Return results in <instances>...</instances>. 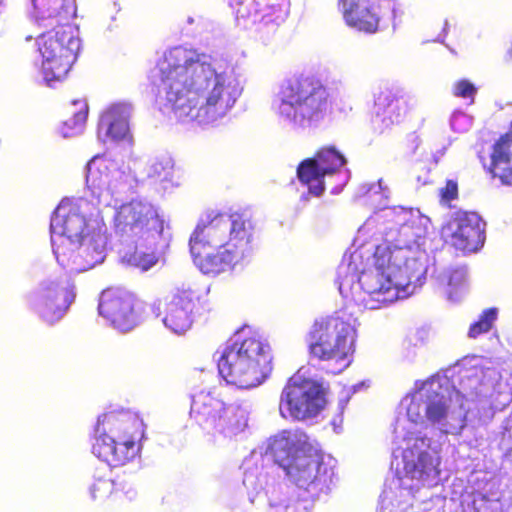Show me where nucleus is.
Listing matches in <instances>:
<instances>
[{
    "instance_id": "obj_1",
    "label": "nucleus",
    "mask_w": 512,
    "mask_h": 512,
    "mask_svg": "<svg viewBox=\"0 0 512 512\" xmlns=\"http://www.w3.org/2000/svg\"><path fill=\"white\" fill-rule=\"evenodd\" d=\"M166 106L178 119L211 122L231 109L238 93L210 65L197 60L161 69Z\"/></svg>"
},
{
    "instance_id": "obj_2",
    "label": "nucleus",
    "mask_w": 512,
    "mask_h": 512,
    "mask_svg": "<svg viewBox=\"0 0 512 512\" xmlns=\"http://www.w3.org/2000/svg\"><path fill=\"white\" fill-rule=\"evenodd\" d=\"M429 218L419 210L402 206L386 207V303L414 293L422 286L425 265L410 256L411 248L423 243L428 234Z\"/></svg>"
},
{
    "instance_id": "obj_3",
    "label": "nucleus",
    "mask_w": 512,
    "mask_h": 512,
    "mask_svg": "<svg viewBox=\"0 0 512 512\" xmlns=\"http://www.w3.org/2000/svg\"><path fill=\"white\" fill-rule=\"evenodd\" d=\"M146 425L132 411H110L98 417L92 453L111 467L124 466L140 456Z\"/></svg>"
},
{
    "instance_id": "obj_4",
    "label": "nucleus",
    "mask_w": 512,
    "mask_h": 512,
    "mask_svg": "<svg viewBox=\"0 0 512 512\" xmlns=\"http://www.w3.org/2000/svg\"><path fill=\"white\" fill-rule=\"evenodd\" d=\"M357 330L350 319L339 313L314 320L307 335L309 358L332 366V374L349 367L356 350Z\"/></svg>"
},
{
    "instance_id": "obj_5",
    "label": "nucleus",
    "mask_w": 512,
    "mask_h": 512,
    "mask_svg": "<svg viewBox=\"0 0 512 512\" xmlns=\"http://www.w3.org/2000/svg\"><path fill=\"white\" fill-rule=\"evenodd\" d=\"M277 111L300 125L311 124L323 117L328 91L321 80L312 75H293L279 87Z\"/></svg>"
},
{
    "instance_id": "obj_6",
    "label": "nucleus",
    "mask_w": 512,
    "mask_h": 512,
    "mask_svg": "<svg viewBox=\"0 0 512 512\" xmlns=\"http://www.w3.org/2000/svg\"><path fill=\"white\" fill-rule=\"evenodd\" d=\"M36 44L44 79L48 83L64 80L77 59L80 46L71 23H56V27L37 38Z\"/></svg>"
},
{
    "instance_id": "obj_7",
    "label": "nucleus",
    "mask_w": 512,
    "mask_h": 512,
    "mask_svg": "<svg viewBox=\"0 0 512 512\" xmlns=\"http://www.w3.org/2000/svg\"><path fill=\"white\" fill-rule=\"evenodd\" d=\"M325 405V390L322 383L306 377L299 369L283 386L278 409L284 419L305 421L317 416Z\"/></svg>"
},
{
    "instance_id": "obj_8",
    "label": "nucleus",
    "mask_w": 512,
    "mask_h": 512,
    "mask_svg": "<svg viewBox=\"0 0 512 512\" xmlns=\"http://www.w3.org/2000/svg\"><path fill=\"white\" fill-rule=\"evenodd\" d=\"M189 416L198 426L214 433H235L239 427L235 409L222 387L193 393Z\"/></svg>"
},
{
    "instance_id": "obj_9",
    "label": "nucleus",
    "mask_w": 512,
    "mask_h": 512,
    "mask_svg": "<svg viewBox=\"0 0 512 512\" xmlns=\"http://www.w3.org/2000/svg\"><path fill=\"white\" fill-rule=\"evenodd\" d=\"M201 221L208 227L207 236L224 241L242 260L253 250L256 225L247 212H211Z\"/></svg>"
},
{
    "instance_id": "obj_10",
    "label": "nucleus",
    "mask_w": 512,
    "mask_h": 512,
    "mask_svg": "<svg viewBox=\"0 0 512 512\" xmlns=\"http://www.w3.org/2000/svg\"><path fill=\"white\" fill-rule=\"evenodd\" d=\"M238 25L247 28L258 24L263 41L275 36L289 14V0H227Z\"/></svg>"
},
{
    "instance_id": "obj_11",
    "label": "nucleus",
    "mask_w": 512,
    "mask_h": 512,
    "mask_svg": "<svg viewBox=\"0 0 512 512\" xmlns=\"http://www.w3.org/2000/svg\"><path fill=\"white\" fill-rule=\"evenodd\" d=\"M87 221L85 216L69 211L60 215L54 213L50 222L51 243L58 263L73 271L80 272L85 267L77 263L78 250L85 235Z\"/></svg>"
},
{
    "instance_id": "obj_12",
    "label": "nucleus",
    "mask_w": 512,
    "mask_h": 512,
    "mask_svg": "<svg viewBox=\"0 0 512 512\" xmlns=\"http://www.w3.org/2000/svg\"><path fill=\"white\" fill-rule=\"evenodd\" d=\"M208 227L200 220L189 239L194 264L206 275H218L232 269L242 259L220 240L207 236Z\"/></svg>"
},
{
    "instance_id": "obj_13",
    "label": "nucleus",
    "mask_w": 512,
    "mask_h": 512,
    "mask_svg": "<svg viewBox=\"0 0 512 512\" xmlns=\"http://www.w3.org/2000/svg\"><path fill=\"white\" fill-rule=\"evenodd\" d=\"M113 225L116 234L134 241L160 234L163 220L150 203L138 200L120 205L115 212Z\"/></svg>"
},
{
    "instance_id": "obj_14",
    "label": "nucleus",
    "mask_w": 512,
    "mask_h": 512,
    "mask_svg": "<svg viewBox=\"0 0 512 512\" xmlns=\"http://www.w3.org/2000/svg\"><path fill=\"white\" fill-rule=\"evenodd\" d=\"M279 465L305 490L328 487L334 474L333 467L325 462L323 452L311 446L297 449L290 460L279 461Z\"/></svg>"
},
{
    "instance_id": "obj_15",
    "label": "nucleus",
    "mask_w": 512,
    "mask_h": 512,
    "mask_svg": "<svg viewBox=\"0 0 512 512\" xmlns=\"http://www.w3.org/2000/svg\"><path fill=\"white\" fill-rule=\"evenodd\" d=\"M338 289L340 294L347 298L351 295L352 288L359 282L364 293V304L368 309H380L384 304V269L383 264L377 258L373 268L362 271L350 261L342 260L337 270Z\"/></svg>"
},
{
    "instance_id": "obj_16",
    "label": "nucleus",
    "mask_w": 512,
    "mask_h": 512,
    "mask_svg": "<svg viewBox=\"0 0 512 512\" xmlns=\"http://www.w3.org/2000/svg\"><path fill=\"white\" fill-rule=\"evenodd\" d=\"M98 311L115 329L122 332H128L140 323L137 298L124 287L111 286L103 290Z\"/></svg>"
},
{
    "instance_id": "obj_17",
    "label": "nucleus",
    "mask_w": 512,
    "mask_h": 512,
    "mask_svg": "<svg viewBox=\"0 0 512 512\" xmlns=\"http://www.w3.org/2000/svg\"><path fill=\"white\" fill-rule=\"evenodd\" d=\"M218 370L227 383L242 389L256 387L269 377V374L243 354L234 343L223 350L218 360Z\"/></svg>"
},
{
    "instance_id": "obj_18",
    "label": "nucleus",
    "mask_w": 512,
    "mask_h": 512,
    "mask_svg": "<svg viewBox=\"0 0 512 512\" xmlns=\"http://www.w3.org/2000/svg\"><path fill=\"white\" fill-rule=\"evenodd\" d=\"M202 298V291L196 284L182 283L175 287L166 304L165 315L162 319L164 325L178 334L189 330Z\"/></svg>"
},
{
    "instance_id": "obj_19",
    "label": "nucleus",
    "mask_w": 512,
    "mask_h": 512,
    "mask_svg": "<svg viewBox=\"0 0 512 512\" xmlns=\"http://www.w3.org/2000/svg\"><path fill=\"white\" fill-rule=\"evenodd\" d=\"M451 243L464 253L475 252L485 241V222L475 212L456 211L448 222Z\"/></svg>"
},
{
    "instance_id": "obj_20",
    "label": "nucleus",
    "mask_w": 512,
    "mask_h": 512,
    "mask_svg": "<svg viewBox=\"0 0 512 512\" xmlns=\"http://www.w3.org/2000/svg\"><path fill=\"white\" fill-rule=\"evenodd\" d=\"M426 438H416L402 452L403 470L407 477L416 480H427L440 474L439 460L428 452Z\"/></svg>"
},
{
    "instance_id": "obj_21",
    "label": "nucleus",
    "mask_w": 512,
    "mask_h": 512,
    "mask_svg": "<svg viewBox=\"0 0 512 512\" xmlns=\"http://www.w3.org/2000/svg\"><path fill=\"white\" fill-rule=\"evenodd\" d=\"M75 298L73 286L50 284L46 286L38 305V313L48 324L60 320Z\"/></svg>"
},
{
    "instance_id": "obj_22",
    "label": "nucleus",
    "mask_w": 512,
    "mask_h": 512,
    "mask_svg": "<svg viewBox=\"0 0 512 512\" xmlns=\"http://www.w3.org/2000/svg\"><path fill=\"white\" fill-rule=\"evenodd\" d=\"M233 343L263 371L271 374L273 369L271 348L258 332L250 328H242L237 331Z\"/></svg>"
},
{
    "instance_id": "obj_23",
    "label": "nucleus",
    "mask_w": 512,
    "mask_h": 512,
    "mask_svg": "<svg viewBox=\"0 0 512 512\" xmlns=\"http://www.w3.org/2000/svg\"><path fill=\"white\" fill-rule=\"evenodd\" d=\"M344 22L352 28L366 33H374L380 22V5L378 3L357 4L352 8L339 6Z\"/></svg>"
},
{
    "instance_id": "obj_24",
    "label": "nucleus",
    "mask_w": 512,
    "mask_h": 512,
    "mask_svg": "<svg viewBox=\"0 0 512 512\" xmlns=\"http://www.w3.org/2000/svg\"><path fill=\"white\" fill-rule=\"evenodd\" d=\"M491 169L493 176L499 178L503 184L512 183V123L509 131L493 145Z\"/></svg>"
},
{
    "instance_id": "obj_25",
    "label": "nucleus",
    "mask_w": 512,
    "mask_h": 512,
    "mask_svg": "<svg viewBox=\"0 0 512 512\" xmlns=\"http://www.w3.org/2000/svg\"><path fill=\"white\" fill-rule=\"evenodd\" d=\"M109 183L107 166L104 162L98 163V157H93L87 164L86 185L97 205L109 204L112 199Z\"/></svg>"
},
{
    "instance_id": "obj_26",
    "label": "nucleus",
    "mask_w": 512,
    "mask_h": 512,
    "mask_svg": "<svg viewBox=\"0 0 512 512\" xmlns=\"http://www.w3.org/2000/svg\"><path fill=\"white\" fill-rule=\"evenodd\" d=\"M32 3L38 17L55 23L71 22L77 12L75 0H32Z\"/></svg>"
},
{
    "instance_id": "obj_27",
    "label": "nucleus",
    "mask_w": 512,
    "mask_h": 512,
    "mask_svg": "<svg viewBox=\"0 0 512 512\" xmlns=\"http://www.w3.org/2000/svg\"><path fill=\"white\" fill-rule=\"evenodd\" d=\"M297 178L300 183L308 188L313 196H321L325 189L326 172H322L316 162L311 158L302 160L297 166Z\"/></svg>"
},
{
    "instance_id": "obj_28",
    "label": "nucleus",
    "mask_w": 512,
    "mask_h": 512,
    "mask_svg": "<svg viewBox=\"0 0 512 512\" xmlns=\"http://www.w3.org/2000/svg\"><path fill=\"white\" fill-rule=\"evenodd\" d=\"M88 104L85 100H73L66 109V118L59 128L63 137H72L85 127L88 117Z\"/></svg>"
},
{
    "instance_id": "obj_29",
    "label": "nucleus",
    "mask_w": 512,
    "mask_h": 512,
    "mask_svg": "<svg viewBox=\"0 0 512 512\" xmlns=\"http://www.w3.org/2000/svg\"><path fill=\"white\" fill-rule=\"evenodd\" d=\"M129 109L128 107L116 104L108 108L102 122L108 128V135L114 140H123L129 135Z\"/></svg>"
},
{
    "instance_id": "obj_30",
    "label": "nucleus",
    "mask_w": 512,
    "mask_h": 512,
    "mask_svg": "<svg viewBox=\"0 0 512 512\" xmlns=\"http://www.w3.org/2000/svg\"><path fill=\"white\" fill-rule=\"evenodd\" d=\"M322 172H326L331 176L335 174L345 163L344 156L333 146L320 148L313 157Z\"/></svg>"
},
{
    "instance_id": "obj_31",
    "label": "nucleus",
    "mask_w": 512,
    "mask_h": 512,
    "mask_svg": "<svg viewBox=\"0 0 512 512\" xmlns=\"http://www.w3.org/2000/svg\"><path fill=\"white\" fill-rule=\"evenodd\" d=\"M122 260L131 267L147 271L157 263L158 257L153 249L136 246L133 250L125 252Z\"/></svg>"
},
{
    "instance_id": "obj_32",
    "label": "nucleus",
    "mask_w": 512,
    "mask_h": 512,
    "mask_svg": "<svg viewBox=\"0 0 512 512\" xmlns=\"http://www.w3.org/2000/svg\"><path fill=\"white\" fill-rule=\"evenodd\" d=\"M497 315L498 310L494 307L483 310L478 319L469 326L468 337L476 339L480 335L488 333L492 329Z\"/></svg>"
},
{
    "instance_id": "obj_33",
    "label": "nucleus",
    "mask_w": 512,
    "mask_h": 512,
    "mask_svg": "<svg viewBox=\"0 0 512 512\" xmlns=\"http://www.w3.org/2000/svg\"><path fill=\"white\" fill-rule=\"evenodd\" d=\"M174 167V161L170 156L158 157L150 165L148 177L159 182L171 181Z\"/></svg>"
},
{
    "instance_id": "obj_34",
    "label": "nucleus",
    "mask_w": 512,
    "mask_h": 512,
    "mask_svg": "<svg viewBox=\"0 0 512 512\" xmlns=\"http://www.w3.org/2000/svg\"><path fill=\"white\" fill-rule=\"evenodd\" d=\"M447 413L448 406L445 397L438 393L430 394L425 408L426 418L431 423H440L446 419Z\"/></svg>"
},
{
    "instance_id": "obj_35",
    "label": "nucleus",
    "mask_w": 512,
    "mask_h": 512,
    "mask_svg": "<svg viewBox=\"0 0 512 512\" xmlns=\"http://www.w3.org/2000/svg\"><path fill=\"white\" fill-rule=\"evenodd\" d=\"M115 486L116 484L111 478L99 477L94 480L90 492L94 499L104 500L114 493Z\"/></svg>"
},
{
    "instance_id": "obj_36",
    "label": "nucleus",
    "mask_w": 512,
    "mask_h": 512,
    "mask_svg": "<svg viewBox=\"0 0 512 512\" xmlns=\"http://www.w3.org/2000/svg\"><path fill=\"white\" fill-rule=\"evenodd\" d=\"M438 196L441 205L451 208V202L459 197L458 182L454 179H447L445 185L439 189Z\"/></svg>"
},
{
    "instance_id": "obj_37",
    "label": "nucleus",
    "mask_w": 512,
    "mask_h": 512,
    "mask_svg": "<svg viewBox=\"0 0 512 512\" xmlns=\"http://www.w3.org/2000/svg\"><path fill=\"white\" fill-rule=\"evenodd\" d=\"M477 88L467 79H460L453 84L452 94L455 97L469 99L470 104L474 103Z\"/></svg>"
},
{
    "instance_id": "obj_38",
    "label": "nucleus",
    "mask_w": 512,
    "mask_h": 512,
    "mask_svg": "<svg viewBox=\"0 0 512 512\" xmlns=\"http://www.w3.org/2000/svg\"><path fill=\"white\" fill-rule=\"evenodd\" d=\"M364 3H377L376 0H338L337 6H349V8H352L354 6H357V4H364Z\"/></svg>"
},
{
    "instance_id": "obj_39",
    "label": "nucleus",
    "mask_w": 512,
    "mask_h": 512,
    "mask_svg": "<svg viewBox=\"0 0 512 512\" xmlns=\"http://www.w3.org/2000/svg\"><path fill=\"white\" fill-rule=\"evenodd\" d=\"M151 309L156 317H159L162 315V309H161V301L159 299L155 300L151 304Z\"/></svg>"
},
{
    "instance_id": "obj_40",
    "label": "nucleus",
    "mask_w": 512,
    "mask_h": 512,
    "mask_svg": "<svg viewBox=\"0 0 512 512\" xmlns=\"http://www.w3.org/2000/svg\"><path fill=\"white\" fill-rule=\"evenodd\" d=\"M392 13H393V27H395L396 26L395 21L398 17L401 18V16L403 15V11L400 8L393 7Z\"/></svg>"
},
{
    "instance_id": "obj_41",
    "label": "nucleus",
    "mask_w": 512,
    "mask_h": 512,
    "mask_svg": "<svg viewBox=\"0 0 512 512\" xmlns=\"http://www.w3.org/2000/svg\"><path fill=\"white\" fill-rule=\"evenodd\" d=\"M506 59L507 61L512 62V47L508 50L506 54Z\"/></svg>"
},
{
    "instance_id": "obj_42",
    "label": "nucleus",
    "mask_w": 512,
    "mask_h": 512,
    "mask_svg": "<svg viewBox=\"0 0 512 512\" xmlns=\"http://www.w3.org/2000/svg\"><path fill=\"white\" fill-rule=\"evenodd\" d=\"M31 39H32V36H27V37H26V40H27V41H29V40H31Z\"/></svg>"
},
{
    "instance_id": "obj_43",
    "label": "nucleus",
    "mask_w": 512,
    "mask_h": 512,
    "mask_svg": "<svg viewBox=\"0 0 512 512\" xmlns=\"http://www.w3.org/2000/svg\"><path fill=\"white\" fill-rule=\"evenodd\" d=\"M377 253H378V249L376 250V252L374 253V256L377 257Z\"/></svg>"
}]
</instances>
